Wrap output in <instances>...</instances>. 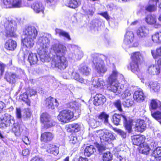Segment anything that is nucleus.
I'll list each match as a JSON object with an SVG mask.
<instances>
[{"label":"nucleus","instance_id":"nucleus-1","mask_svg":"<svg viewBox=\"0 0 161 161\" xmlns=\"http://www.w3.org/2000/svg\"><path fill=\"white\" fill-rule=\"evenodd\" d=\"M55 54L51 58V66L61 70L65 69L68 66V61L64 56L66 52V47L61 44H56L53 47Z\"/></svg>","mask_w":161,"mask_h":161},{"label":"nucleus","instance_id":"nucleus-2","mask_svg":"<svg viewBox=\"0 0 161 161\" xmlns=\"http://www.w3.org/2000/svg\"><path fill=\"white\" fill-rule=\"evenodd\" d=\"M16 115L17 120L16 122H15L13 117L9 114L6 113L2 115L0 117V128L5 129L13 124L12 130L15 135L19 136H20V108H16Z\"/></svg>","mask_w":161,"mask_h":161},{"label":"nucleus","instance_id":"nucleus-3","mask_svg":"<svg viewBox=\"0 0 161 161\" xmlns=\"http://www.w3.org/2000/svg\"><path fill=\"white\" fill-rule=\"evenodd\" d=\"M118 72L116 70H114L108 78V86L107 88L108 90L116 95H119L121 93L122 89L119 88V83L117 80Z\"/></svg>","mask_w":161,"mask_h":161},{"label":"nucleus","instance_id":"nucleus-4","mask_svg":"<svg viewBox=\"0 0 161 161\" xmlns=\"http://www.w3.org/2000/svg\"><path fill=\"white\" fill-rule=\"evenodd\" d=\"M123 118L124 125L125 129L128 133H131L132 130V126L133 125V120L130 118H127L125 115L121 114H115L112 117V121L114 125H117L119 124L121 118Z\"/></svg>","mask_w":161,"mask_h":161},{"label":"nucleus","instance_id":"nucleus-5","mask_svg":"<svg viewBox=\"0 0 161 161\" xmlns=\"http://www.w3.org/2000/svg\"><path fill=\"white\" fill-rule=\"evenodd\" d=\"M131 61L130 64L131 71L135 73L140 71V68L142 63L143 56L139 51L134 52L131 53L130 56Z\"/></svg>","mask_w":161,"mask_h":161},{"label":"nucleus","instance_id":"nucleus-6","mask_svg":"<svg viewBox=\"0 0 161 161\" xmlns=\"http://www.w3.org/2000/svg\"><path fill=\"white\" fill-rule=\"evenodd\" d=\"M5 31L3 34L6 37H16L17 24L14 20H7L4 23Z\"/></svg>","mask_w":161,"mask_h":161},{"label":"nucleus","instance_id":"nucleus-7","mask_svg":"<svg viewBox=\"0 0 161 161\" xmlns=\"http://www.w3.org/2000/svg\"><path fill=\"white\" fill-rule=\"evenodd\" d=\"M40 121L43 125L42 129H47L54 126L55 122L52 119L50 115L46 112H43L40 116Z\"/></svg>","mask_w":161,"mask_h":161},{"label":"nucleus","instance_id":"nucleus-8","mask_svg":"<svg viewBox=\"0 0 161 161\" xmlns=\"http://www.w3.org/2000/svg\"><path fill=\"white\" fill-rule=\"evenodd\" d=\"M74 114L73 111L64 109L61 110L57 116V119L59 122L66 123L70 122L73 118Z\"/></svg>","mask_w":161,"mask_h":161},{"label":"nucleus","instance_id":"nucleus-9","mask_svg":"<svg viewBox=\"0 0 161 161\" xmlns=\"http://www.w3.org/2000/svg\"><path fill=\"white\" fill-rule=\"evenodd\" d=\"M1 1L4 8H17L20 7V0H1Z\"/></svg>","mask_w":161,"mask_h":161},{"label":"nucleus","instance_id":"nucleus-10","mask_svg":"<svg viewBox=\"0 0 161 161\" xmlns=\"http://www.w3.org/2000/svg\"><path fill=\"white\" fill-rule=\"evenodd\" d=\"M23 34L31 39H36L37 34V31L35 27L28 26L24 29Z\"/></svg>","mask_w":161,"mask_h":161},{"label":"nucleus","instance_id":"nucleus-11","mask_svg":"<svg viewBox=\"0 0 161 161\" xmlns=\"http://www.w3.org/2000/svg\"><path fill=\"white\" fill-rule=\"evenodd\" d=\"M45 104L46 108L51 109H54L56 107H57L59 104L57 99L51 96L45 99Z\"/></svg>","mask_w":161,"mask_h":161},{"label":"nucleus","instance_id":"nucleus-12","mask_svg":"<svg viewBox=\"0 0 161 161\" xmlns=\"http://www.w3.org/2000/svg\"><path fill=\"white\" fill-rule=\"evenodd\" d=\"M131 139L133 145L140 146L145 142L146 137L144 135L140 134L135 135L131 136Z\"/></svg>","mask_w":161,"mask_h":161},{"label":"nucleus","instance_id":"nucleus-13","mask_svg":"<svg viewBox=\"0 0 161 161\" xmlns=\"http://www.w3.org/2000/svg\"><path fill=\"white\" fill-rule=\"evenodd\" d=\"M93 103L96 106L103 105L106 101V97L102 94L97 93L93 97Z\"/></svg>","mask_w":161,"mask_h":161},{"label":"nucleus","instance_id":"nucleus-14","mask_svg":"<svg viewBox=\"0 0 161 161\" xmlns=\"http://www.w3.org/2000/svg\"><path fill=\"white\" fill-rule=\"evenodd\" d=\"M54 137V135L50 132H44L41 134L40 141L41 142L47 143L51 141Z\"/></svg>","mask_w":161,"mask_h":161},{"label":"nucleus","instance_id":"nucleus-15","mask_svg":"<svg viewBox=\"0 0 161 161\" xmlns=\"http://www.w3.org/2000/svg\"><path fill=\"white\" fill-rule=\"evenodd\" d=\"M135 130L141 133L144 131L146 128V124L143 119H138L136 120L135 125Z\"/></svg>","mask_w":161,"mask_h":161},{"label":"nucleus","instance_id":"nucleus-16","mask_svg":"<svg viewBox=\"0 0 161 161\" xmlns=\"http://www.w3.org/2000/svg\"><path fill=\"white\" fill-rule=\"evenodd\" d=\"M145 97L143 91L141 89H138L133 94L134 100L137 102H143L144 100Z\"/></svg>","mask_w":161,"mask_h":161},{"label":"nucleus","instance_id":"nucleus-17","mask_svg":"<svg viewBox=\"0 0 161 161\" xmlns=\"http://www.w3.org/2000/svg\"><path fill=\"white\" fill-rule=\"evenodd\" d=\"M149 107L150 111L156 110L157 109L161 110V102L157 99H152L149 104Z\"/></svg>","mask_w":161,"mask_h":161},{"label":"nucleus","instance_id":"nucleus-18","mask_svg":"<svg viewBox=\"0 0 161 161\" xmlns=\"http://www.w3.org/2000/svg\"><path fill=\"white\" fill-rule=\"evenodd\" d=\"M80 129L81 126L78 123H73L68 125L67 131L68 132L73 134L80 131Z\"/></svg>","mask_w":161,"mask_h":161},{"label":"nucleus","instance_id":"nucleus-19","mask_svg":"<svg viewBox=\"0 0 161 161\" xmlns=\"http://www.w3.org/2000/svg\"><path fill=\"white\" fill-rule=\"evenodd\" d=\"M18 77V76L14 73L6 72L4 76V79L10 84L14 83Z\"/></svg>","mask_w":161,"mask_h":161},{"label":"nucleus","instance_id":"nucleus-20","mask_svg":"<svg viewBox=\"0 0 161 161\" xmlns=\"http://www.w3.org/2000/svg\"><path fill=\"white\" fill-rule=\"evenodd\" d=\"M149 30L146 26H142L139 27L136 31V34L139 38H144L147 35Z\"/></svg>","mask_w":161,"mask_h":161},{"label":"nucleus","instance_id":"nucleus-21","mask_svg":"<svg viewBox=\"0 0 161 161\" xmlns=\"http://www.w3.org/2000/svg\"><path fill=\"white\" fill-rule=\"evenodd\" d=\"M100 139L101 140H102L103 142H109L115 139V137L113 133L106 131L100 137Z\"/></svg>","mask_w":161,"mask_h":161},{"label":"nucleus","instance_id":"nucleus-22","mask_svg":"<svg viewBox=\"0 0 161 161\" xmlns=\"http://www.w3.org/2000/svg\"><path fill=\"white\" fill-rule=\"evenodd\" d=\"M134 36L133 32L131 31H126L125 36L124 42L126 45L132 43L134 41Z\"/></svg>","mask_w":161,"mask_h":161},{"label":"nucleus","instance_id":"nucleus-23","mask_svg":"<svg viewBox=\"0 0 161 161\" xmlns=\"http://www.w3.org/2000/svg\"><path fill=\"white\" fill-rule=\"evenodd\" d=\"M160 68L158 65H153L149 66L147 69L148 73L151 75H158L160 73Z\"/></svg>","mask_w":161,"mask_h":161},{"label":"nucleus","instance_id":"nucleus-24","mask_svg":"<svg viewBox=\"0 0 161 161\" xmlns=\"http://www.w3.org/2000/svg\"><path fill=\"white\" fill-rule=\"evenodd\" d=\"M154 158L153 161H161V147H158L152 153Z\"/></svg>","mask_w":161,"mask_h":161},{"label":"nucleus","instance_id":"nucleus-25","mask_svg":"<svg viewBox=\"0 0 161 161\" xmlns=\"http://www.w3.org/2000/svg\"><path fill=\"white\" fill-rule=\"evenodd\" d=\"M46 151L48 153L52 154L54 155H57L59 153L58 148L55 145L50 144L47 147Z\"/></svg>","mask_w":161,"mask_h":161},{"label":"nucleus","instance_id":"nucleus-26","mask_svg":"<svg viewBox=\"0 0 161 161\" xmlns=\"http://www.w3.org/2000/svg\"><path fill=\"white\" fill-rule=\"evenodd\" d=\"M32 7L35 12L37 13L44 12V7L41 2H37L33 3Z\"/></svg>","mask_w":161,"mask_h":161},{"label":"nucleus","instance_id":"nucleus-27","mask_svg":"<svg viewBox=\"0 0 161 161\" xmlns=\"http://www.w3.org/2000/svg\"><path fill=\"white\" fill-rule=\"evenodd\" d=\"M16 42L10 39L6 42L4 47L8 50L13 51L16 48Z\"/></svg>","mask_w":161,"mask_h":161},{"label":"nucleus","instance_id":"nucleus-28","mask_svg":"<svg viewBox=\"0 0 161 161\" xmlns=\"http://www.w3.org/2000/svg\"><path fill=\"white\" fill-rule=\"evenodd\" d=\"M35 39H31L30 37H26L22 40V43L24 46L27 48L32 47L34 45V40Z\"/></svg>","mask_w":161,"mask_h":161},{"label":"nucleus","instance_id":"nucleus-29","mask_svg":"<svg viewBox=\"0 0 161 161\" xmlns=\"http://www.w3.org/2000/svg\"><path fill=\"white\" fill-rule=\"evenodd\" d=\"M144 19L148 25H153L156 24V17L154 15L148 14L146 16Z\"/></svg>","mask_w":161,"mask_h":161},{"label":"nucleus","instance_id":"nucleus-30","mask_svg":"<svg viewBox=\"0 0 161 161\" xmlns=\"http://www.w3.org/2000/svg\"><path fill=\"white\" fill-rule=\"evenodd\" d=\"M96 151V149L94 146L90 145L86 147L84 150V154L85 156L89 157Z\"/></svg>","mask_w":161,"mask_h":161},{"label":"nucleus","instance_id":"nucleus-31","mask_svg":"<svg viewBox=\"0 0 161 161\" xmlns=\"http://www.w3.org/2000/svg\"><path fill=\"white\" fill-rule=\"evenodd\" d=\"M151 150L149 146L146 143H144L140 146L139 152L142 153L148 154Z\"/></svg>","mask_w":161,"mask_h":161},{"label":"nucleus","instance_id":"nucleus-32","mask_svg":"<svg viewBox=\"0 0 161 161\" xmlns=\"http://www.w3.org/2000/svg\"><path fill=\"white\" fill-rule=\"evenodd\" d=\"M94 65H95V67L96 69L97 72L99 73H104L107 71V69L105 67L104 65L103 64L97 62L96 64L94 63L93 61Z\"/></svg>","mask_w":161,"mask_h":161},{"label":"nucleus","instance_id":"nucleus-33","mask_svg":"<svg viewBox=\"0 0 161 161\" xmlns=\"http://www.w3.org/2000/svg\"><path fill=\"white\" fill-rule=\"evenodd\" d=\"M38 43L43 47H46L49 45L50 41L49 39L46 36H42L40 37L38 39Z\"/></svg>","mask_w":161,"mask_h":161},{"label":"nucleus","instance_id":"nucleus-34","mask_svg":"<svg viewBox=\"0 0 161 161\" xmlns=\"http://www.w3.org/2000/svg\"><path fill=\"white\" fill-rule=\"evenodd\" d=\"M148 86L150 90L155 92H158L160 89L159 84L156 82H150Z\"/></svg>","mask_w":161,"mask_h":161},{"label":"nucleus","instance_id":"nucleus-35","mask_svg":"<svg viewBox=\"0 0 161 161\" xmlns=\"http://www.w3.org/2000/svg\"><path fill=\"white\" fill-rule=\"evenodd\" d=\"M28 60L31 65L36 64L38 61L36 54L32 53H30L28 58Z\"/></svg>","mask_w":161,"mask_h":161},{"label":"nucleus","instance_id":"nucleus-36","mask_svg":"<svg viewBox=\"0 0 161 161\" xmlns=\"http://www.w3.org/2000/svg\"><path fill=\"white\" fill-rule=\"evenodd\" d=\"M109 115L104 112H102L100 113L98 116V119H100L102 122H103L104 123H108Z\"/></svg>","mask_w":161,"mask_h":161},{"label":"nucleus","instance_id":"nucleus-37","mask_svg":"<svg viewBox=\"0 0 161 161\" xmlns=\"http://www.w3.org/2000/svg\"><path fill=\"white\" fill-rule=\"evenodd\" d=\"M79 70L80 73L82 75H87L90 73V69L86 65L81 66L79 69Z\"/></svg>","mask_w":161,"mask_h":161},{"label":"nucleus","instance_id":"nucleus-38","mask_svg":"<svg viewBox=\"0 0 161 161\" xmlns=\"http://www.w3.org/2000/svg\"><path fill=\"white\" fill-rule=\"evenodd\" d=\"M66 5L69 8H75L78 7L79 4L76 0H67Z\"/></svg>","mask_w":161,"mask_h":161},{"label":"nucleus","instance_id":"nucleus-39","mask_svg":"<svg viewBox=\"0 0 161 161\" xmlns=\"http://www.w3.org/2000/svg\"><path fill=\"white\" fill-rule=\"evenodd\" d=\"M151 115L153 118L159 121L161 124V112L158 110L153 112L151 111Z\"/></svg>","mask_w":161,"mask_h":161},{"label":"nucleus","instance_id":"nucleus-40","mask_svg":"<svg viewBox=\"0 0 161 161\" xmlns=\"http://www.w3.org/2000/svg\"><path fill=\"white\" fill-rule=\"evenodd\" d=\"M28 94L26 93V92L25 91V92L23 93L22 95H21V99L28 106L30 107L31 105V101L28 98Z\"/></svg>","mask_w":161,"mask_h":161},{"label":"nucleus","instance_id":"nucleus-41","mask_svg":"<svg viewBox=\"0 0 161 161\" xmlns=\"http://www.w3.org/2000/svg\"><path fill=\"white\" fill-rule=\"evenodd\" d=\"M56 33L58 34L59 36L64 37L69 40H71L69 35V33L67 32L59 29H56Z\"/></svg>","mask_w":161,"mask_h":161},{"label":"nucleus","instance_id":"nucleus-42","mask_svg":"<svg viewBox=\"0 0 161 161\" xmlns=\"http://www.w3.org/2000/svg\"><path fill=\"white\" fill-rule=\"evenodd\" d=\"M151 53L154 58L156 59L159 56H161V47L156 48L155 50H151Z\"/></svg>","mask_w":161,"mask_h":161},{"label":"nucleus","instance_id":"nucleus-43","mask_svg":"<svg viewBox=\"0 0 161 161\" xmlns=\"http://www.w3.org/2000/svg\"><path fill=\"white\" fill-rule=\"evenodd\" d=\"M112 154L109 152L104 153L102 156L103 161H111L112 160Z\"/></svg>","mask_w":161,"mask_h":161},{"label":"nucleus","instance_id":"nucleus-44","mask_svg":"<svg viewBox=\"0 0 161 161\" xmlns=\"http://www.w3.org/2000/svg\"><path fill=\"white\" fill-rule=\"evenodd\" d=\"M156 5L153 4H149L145 8V10L147 11L151 12L156 10Z\"/></svg>","mask_w":161,"mask_h":161},{"label":"nucleus","instance_id":"nucleus-45","mask_svg":"<svg viewBox=\"0 0 161 161\" xmlns=\"http://www.w3.org/2000/svg\"><path fill=\"white\" fill-rule=\"evenodd\" d=\"M131 95L130 91L129 89L127 88L121 94V97L123 99H127L128 97Z\"/></svg>","mask_w":161,"mask_h":161},{"label":"nucleus","instance_id":"nucleus-46","mask_svg":"<svg viewBox=\"0 0 161 161\" xmlns=\"http://www.w3.org/2000/svg\"><path fill=\"white\" fill-rule=\"evenodd\" d=\"M31 109L29 108H25L23 112V116L25 118H30L31 115Z\"/></svg>","mask_w":161,"mask_h":161},{"label":"nucleus","instance_id":"nucleus-47","mask_svg":"<svg viewBox=\"0 0 161 161\" xmlns=\"http://www.w3.org/2000/svg\"><path fill=\"white\" fill-rule=\"evenodd\" d=\"M26 92L30 97L35 96L37 93V92L36 90L31 88H27L26 90Z\"/></svg>","mask_w":161,"mask_h":161},{"label":"nucleus","instance_id":"nucleus-48","mask_svg":"<svg viewBox=\"0 0 161 161\" xmlns=\"http://www.w3.org/2000/svg\"><path fill=\"white\" fill-rule=\"evenodd\" d=\"M70 142L73 144H75L78 142L76 135L71 133L69 136Z\"/></svg>","mask_w":161,"mask_h":161},{"label":"nucleus","instance_id":"nucleus-49","mask_svg":"<svg viewBox=\"0 0 161 161\" xmlns=\"http://www.w3.org/2000/svg\"><path fill=\"white\" fill-rule=\"evenodd\" d=\"M114 105L119 111L121 112H123L121 107V102L119 100H116L114 103Z\"/></svg>","mask_w":161,"mask_h":161},{"label":"nucleus","instance_id":"nucleus-50","mask_svg":"<svg viewBox=\"0 0 161 161\" xmlns=\"http://www.w3.org/2000/svg\"><path fill=\"white\" fill-rule=\"evenodd\" d=\"M74 78L81 83H83L84 82V79L81 77L79 74L78 73H75L74 76Z\"/></svg>","mask_w":161,"mask_h":161},{"label":"nucleus","instance_id":"nucleus-51","mask_svg":"<svg viewBox=\"0 0 161 161\" xmlns=\"http://www.w3.org/2000/svg\"><path fill=\"white\" fill-rule=\"evenodd\" d=\"M152 41L154 42L158 43L160 42L158 32L155 33L152 36Z\"/></svg>","mask_w":161,"mask_h":161},{"label":"nucleus","instance_id":"nucleus-52","mask_svg":"<svg viewBox=\"0 0 161 161\" xmlns=\"http://www.w3.org/2000/svg\"><path fill=\"white\" fill-rule=\"evenodd\" d=\"M30 161H44V160L42 158L36 156L32 158Z\"/></svg>","mask_w":161,"mask_h":161},{"label":"nucleus","instance_id":"nucleus-53","mask_svg":"<svg viewBox=\"0 0 161 161\" xmlns=\"http://www.w3.org/2000/svg\"><path fill=\"white\" fill-rule=\"evenodd\" d=\"M6 66L2 62H0V75H3L4 71V69Z\"/></svg>","mask_w":161,"mask_h":161},{"label":"nucleus","instance_id":"nucleus-54","mask_svg":"<svg viewBox=\"0 0 161 161\" xmlns=\"http://www.w3.org/2000/svg\"><path fill=\"white\" fill-rule=\"evenodd\" d=\"M30 152L28 149H25L22 150V153L23 156L27 157L29 155Z\"/></svg>","mask_w":161,"mask_h":161},{"label":"nucleus","instance_id":"nucleus-55","mask_svg":"<svg viewBox=\"0 0 161 161\" xmlns=\"http://www.w3.org/2000/svg\"><path fill=\"white\" fill-rule=\"evenodd\" d=\"M99 14L103 17L104 18H105L107 20H108L109 19V15H108V13L107 11L101 13Z\"/></svg>","mask_w":161,"mask_h":161},{"label":"nucleus","instance_id":"nucleus-56","mask_svg":"<svg viewBox=\"0 0 161 161\" xmlns=\"http://www.w3.org/2000/svg\"><path fill=\"white\" fill-rule=\"evenodd\" d=\"M22 139L25 144L28 145L29 144V140L27 136H24L22 137Z\"/></svg>","mask_w":161,"mask_h":161},{"label":"nucleus","instance_id":"nucleus-57","mask_svg":"<svg viewBox=\"0 0 161 161\" xmlns=\"http://www.w3.org/2000/svg\"><path fill=\"white\" fill-rule=\"evenodd\" d=\"M101 82L98 80L96 81V84H94V86L95 87H101L102 85Z\"/></svg>","mask_w":161,"mask_h":161},{"label":"nucleus","instance_id":"nucleus-58","mask_svg":"<svg viewBox=\"0 0 161 161\" xmlns=\"http://www.w3.org/2000/svg\"><path fill=\"white\" fill-rule=\"evenodd\" d=\"M119 133L120 135L123 138H125L126 137V133L124 132L123 131L119 130Z\"/></svg>","mask_w":161,"mask_h":161},{"label":"nucleus","instance_id":"nucleus-59","mask_svg":"<svg viewBox=\"0 0 161 161\" xmlns=\"http://www.w3.org/2000/svg\"><path fill=\"white\" fill-rule=\"evenodd\" d=\"M5 106V104L1 101H0V113L2 111L3 109Z\"/></svg>","mask_w":161,"mask_h":161},{"label":"nucleus","instance_id":"nucleus-60","mask_svg":"<svg viewBox=\"0 0 161 161\" xmlns=\"http://www.w3.org/2000/svg\"><path fill=\"white\" fill-rule=\"evenodd\" d=\"M6 137V135L3 131L0 130V137L2 139Z\"/></svg>","mask_w":161,"mask_h":161},{"label":"nucleus","instance_id":"nucleus-61","mask_svg":"<svg viewBox=\"0 0 161 161\" xmlns=\"http://www.w3.org/2000/svg\"><path fill=\"white\" fill-rule=\"evenodd\" d=\"M98 146L97 147V148L98 150L100 151H102L105 150V147L103 146H102L99 144H98Z\"/></svg>","mask_w":161,"mask_h":161},{"label":"nucleus","instance_id":"nucleus-62","mask_svg":"<svg viewBox=\"0 0 161 161\" xmlns=\"http://www.w3.org/2000/svg\"><path fill=\"white\" fill-rule=\"evenodd\" d=\"M78 161H88V159L85 158H83L81 156L79 157Z\"/></svg>","mask_w":161,"mask_h":161},{"label":"nucleus","instance_id":"nucleus-63","mask_svg":"<svg viewBox=\"0 0 161 161\" xmlns=\"http://www.w3.org/2000/svg\"><path fill=\"white\" fill-rule=\"evenodd\" d=\"M118 157L119 159V161H126L125 158H122L120 156H119Z\"/></svg>","mask_w":161,"mask_h":161},{"label":"nucleus","instance_id":"nucleus-64","mask_svg":"<svg viewBox=\"0 0 161 161\" xmlns=\"http://www.w3.org/2000/svg\"><path fill=\"white\" fill-rule=\"evenodd\" d=\"M157 64L158 66L160 65L161 66V58H159L157 61Z\"/></svg>","mask_w":161,"mask_h":161}]
</instances>
